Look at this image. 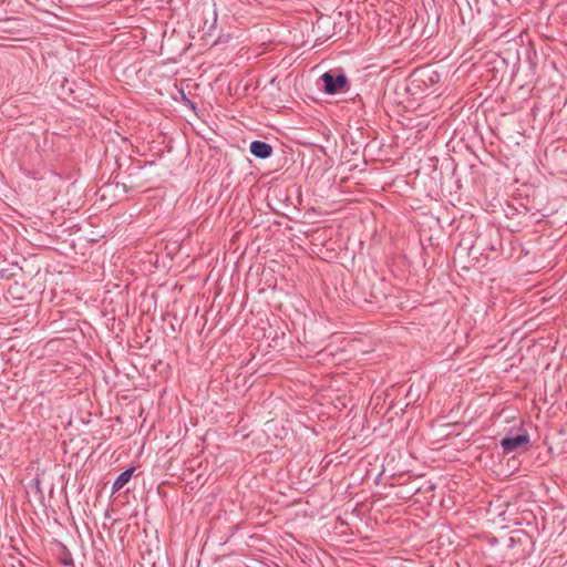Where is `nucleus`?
Returning <instances> with one entry per match:
<instances>
[{"label":"nucleus","instance_id":"nucleus-1","mask_svg":"<svg viewBox=\"0 0 567 567\" xmlns=\"http://www.w3.org/2000/svg\"><path fill=\"white\" fill-rule=\"evenodd\" d=\"M382 286H350L351 296L353 297L352 303H371L382 306L385 295L380 291Z\"/></svg>","mask_w":567,"mask_h":567},{"label":"nucleus","instance_id":"nucleus-2","mask_svg":"<svg viewBox=\"0 0 567 567\" xmlns=\"http://www.w3.org/2000/svg\"><path fill=\"white\" fill-rule=\"evenodd\" d=\"M320 79L327 94H338L349 90V80L342 72L330 70L324 72Z\"/></svg>","mask_w":567,"mask_h":567},{"label":"nucleus","instance_id":"nucleus-3","mask_svg":"<svg viewBox=\"0 0 567 567\" xmlns=\"http://www.w3.org/2000/svg\"><path fill=\"white\" fill-rule=\"evenodd\" d=\"M529 435L518 434L515 436H505L501 440L499 444L503 449L504 454L514 453L516 451H526L529 446Z\"/></svg>","mask_w":567,"mask_h":567},{"label":"nucleus","instance_id":"nucleus-4","mask_svg":"<svg viewBox=\"0 0 567 567\" xmlns=\"http://www.w3.org/2000/svg\"><path fill=\"white\" fill-rule=\"evenodd\" d=\"M249 151L255 157L266 159L271 156L272 146L264 141H252Z\"/></svg>","mask_w":567,"mask_h":567},{"label":"nucleus","instance_id":"nucleus-5","mask_svg":"<svg viewBox=\"0 0 567 567\" xmlns=\"http://www.w3.org/2000/svg\"><path fill=\"white\" fill-rule=\"evenodd\" d=\"M135 471V467L134 466H131L128 468H126L125 471H123L116 478L115 481L113 482V485H112V493H116L118 492L121 488H123L127 483L128 481L131 480L133 473Z\"/></svg>","mask_w":567,"mask_h":567},{"label":"nucleus","instance_id":"nucleus-6","mask_svg":"<svg viewBox=\"0 0 567 567\" xmlns=\"http://www.w3.org/2000/svg\"><path fill=\"white\" fill-rule=\"evenodd\" d=\"M327 287H328V290L326 291V295H327L328 297H331V296H332V291H331V289L333 290V292H338V286H331V287H330V286H327Z\"/></svg>","mask_w":567,"mask_h":567},{"label":"nucleus","instance_id":"nucleus-7","mask_svg":"<svg viewBox=\"0 0 567 567\" xmlns=\"http://www.w3.org/2000/svg\"><path fill=\"white\" fill-rule=\"evenodd\" d=\"M34 485L37 487V491L41 492V489H40V481L39 480H34Z\"/></svg>","mask_w":567,"mask_h":567},{"label":"nucleus","instance_id":"nucleus-8","mask_svg":"<svg viewBox=\"0 0 567 567\" xmlns=\"http://www.w3.org/2000/svg\"><path fill=\"white\" fill-rule=\"evenodd\" d=\"M341 287H342V288H346V286H341ZM343 292H344V293H347V292H348V291H347V289H343Z\"/></svg>","mask_w":567,"mask_h":567}]
</instances>
